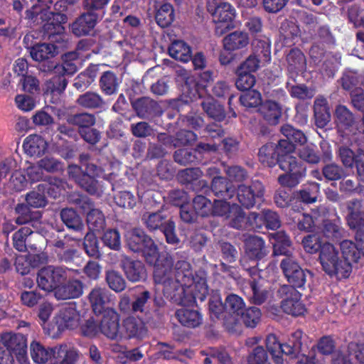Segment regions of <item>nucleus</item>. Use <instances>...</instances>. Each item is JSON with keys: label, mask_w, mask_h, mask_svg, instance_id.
<instances>
[{"label": "nucleus", "mask_w": 364, "mask_h": 364, "mask_svg": "<svg viewBox=\"0 0 364 364\" xmlns=\"http://www.w3.org/2000/svg\"><path fill=\"white\" fill-rule=\"evenodd\" d=\"M32 13L36 18H41L43 21H47L44 25V28L50 35L63 33L64 28L62 24L68 21V18L65 14L60 13L53 14L49 11L48 6L40 10L39 5L33 6Z\"/></svg>", "instance_id": "12"}, {"label": "nucleus", "mask_w": 364, "mask_h": 364, "mask_svg": "<svg viewBox=\"0 0 364 364\" xmlns=\"http://www.w3.org/2000/svg\"><path fill=\"white\" fill-rule=\"evenodd\" d=\"M264 194L263 185L259 181H254L250 186L240 185L238 186L237 197L239 202L245 207H252L262 198Z\"/></svg>", "instance_id": "13"}, {"label": "nucleus", "mask_w": 364, "mask_h": 364, "mask_svg": "<svg viewBox=\"0 0 364 364\" xmlns=\"http://www.w3.org/2000/svg\"><path fill=\"white\" fill-rule=\"evenodd\" d=\"M25 151L31 156H41L47 149V142L39 135L28 136L23 141Z\"/></svg>", "instance_id": "27"}, {"label": "nucleus", "mask_w": 364, "mask_h": 364, "mask_svg": "<svg viewBox=\"0 0 364 364\" xmlns=\"http://www.w3.org/2000/svg\"><path fill=\"white\" fill-rule=\"evenodd\" d=\"M82 294V284L78 280H73L64 285L59 284L55 291L57 299H70L77 298Z\"/></svg>", "instance_id": "25"}, {"label": "nucleus", "mask_w": 364, "mask_h": 364, "mask_svg": "<svg viewBox=\"0 0 364 364\" xmlns=\"http://www.w3.org/2000/svg\"><path fill=\"white\" fill-rule=\"evenodd\" d=\"M281 131L285 139L279 141L277 153L279 157V166L287 173L280 176L278 181L282 186L294 187L305 176L306 168L298 162L292 152L296 144L302 145L307 139L303 132L288 124L283 126Z\"/></svg>", "instance_id": "2"}, {"label": "nucleus", "mask_w": 364, "mask_h": 364, "mask_svg": "<svg viewBox=\"0 0 364 364\" xmlns=\"http://www.w3.org/2000/svg\"><path fill=\"white\" fill-rule=\"evenodd\" d=\"M259 159L261 163L268 166L274 165L277 161L279 163L277 146L275 147L272 144L263 146L259 149Z\"/></svg>", "instance_id": "38"}, {"label": "nucleus", "mask_w": 364, "mask_h": 364, "mask_svg": "<svg viewBox=\"0 0 364 364\" xmlns=\"http://www.w3.org/2000/svg\"><path fill=\"white\" fill-rule=\"evenodd\" d=\"M300 158L311 164H316L319 161V156L315 151V146L309 144L304 146L299 149Z\"/></svg>", "instance_id": "60"}, {"label": "nucleus", "mask_w": 364, "mask_h": 364, "mask_svg": "<svg viewBox=\"0 0 364 364\" xmlns=\"http://www.w3.org/2000/svg\"><path fill=\"white\" fill-rule=\"evenodd\" d=\"M318 260L323 270L331 277L346 279L351 273L352 267L343 261L339 249L330 242L323 244Z\"/></svg>", "instance_id": "3"}, {"label": "nucleus", "mask_w": 364, "mask_h": 364, "mask_svg": "<svg viewBox=\"0 0 364 364\" xmlns=\"http://www.w3.org/2000/svg\"><path fill=\"white\" fill-rule=\"evenodd\" d=\"M68 173L78 184L90 194H96L98 191L97 181L95 177L100 176L102 170L95 164H88L85 173L76 165H70L68 167Z\"/></svg>", "instance_id": "7"}, {"label": "nucleus", "mask_w": 364, "mask_h": 364, "mask_svg": "<svg viewBox=\"0 0 364 364\" xmlns=\"http://www.w3.org/2000/svg\"><path fill=\"white\" fill-rule=\"evenodd\" d=\"M171 57L176 60L188 62L191 58V48L182 41H174L168 48Z\"/></svg>", "instance_id": "35"}, {"label": "nucleus", "mask_w": 364, "mask_h": 364, "mask_svg": "<svg viewBox=\"0 0 364 364\" xmlns=\"http://www.w3.org/2000/svg\"><path fill=\"white\" fill-rule=\"evenodd\" d=\"M225 309L229 316L225 318V325L229 329L240 322L241 314L245 309L242 299L236 294H231L226 298Z\"/></svg>", "instance_id": "15"}, {"label": "nucleus", "mask_w": 364, "mask_h": 364, "mask_svg": "<svg viewBox=\"0 0 364 364\" xmlns=\"http://www.w3.org/2000/svg\"><path fill=\"white\" fill-rule=\"evenodd\" d=\"M79 357L78 351L74 348L61 344L52 348V364H75Z\"/></svg>", "instance_id": "18"}, {"label": "nucleus", "mask_w": 364, "mask_h": 364, "mask_svg": "<svg viewBox=\"0 0 364 364\" xmlns=\"http://www.w3.org/2000/svg\"><path fill=\"white\" fill-rule=\"evenodd\" d=\"M61 219L66 226L74 230L79 231L83 228L80 218L75 211L70 208H65L61 211Z\"/></svg>", "instance_id": "41"}, {"label": "nucleus", "mask_w": 364, "mask_h": 364, "mask_svg": "<svg viewBox=\"0 0 364 364\" xmlns=\"http://www.w3.org/2000/svg\"><path fill=\"white\" fill-rule=\"evenodd\" d=\"M245 254L251 259H260L268 253L264 241L255 235H250L245 238Z\"/></svg>", "instance_id": "21"}, {"label": "nucleus", "mask_w": 364, "mask_h": 364, "mask_svg": "<svg viewBox=\"0 0 364 364\" xmlns=\"http://www.w3.org/2000/svg\"><path fill=\"white\" fill-rule=\"evenodd\" d=\"M211 213L225 216L230 219V225L233 228L237 229L246 228V218L240 207L237 205H230L225 200H218L215 201V204L213 205Z\"/></svg>", "instance_id": "11"}, {"label": "nucleus", "mask_w": 364, "mask_h": 364, "mask_svg": "<svg viewBox=\"0 0 364 364\" xmlns=\"http://www.w3.org/2000/svg\"><path fill=\"white\" fill-rule=\"evenodd\" d=\"M38 188L46 191L47 194L53 198H56L63 194L64 186L62 181L54 179L50 182H45L38 186Z\"/></svg>", "instance_id": "53"}, {"label": "nucleus", "mask_w": 364, "mask_h": 364, "mask_svg": "<svg viewBox=\"0 0 364 364\" xmlns=\"http://www.w3.org/2000/svg\"><path fill=\"white\" fill-rule=\"evenodd\" d=\"M247 224L252 228H259L265 224L267 228L274 230L280 226V221L274 212L264 210L262 216H259L256 213H251L246 219V225Z\"/></svg>", "instance_id": "17"}, {"label": "nucleus", "mask_w": 364, "mask_h": 364, "mask_svg": "<svg viewBox=\"0 0 364 364\" xmlns=\"http://www.w3.org/2000/svg\"><path fill=\"white\" fill-rule=\"evenodd\" d=\"M164 217L162 214L159 213H145L142 216V220L146 225V228L150 230H156L163 225L164 222Z\"/></svg>", "instance_id": "50"}, {"label": "nucleus", "mask_w": 364, "mask_h": 364, "mask_svg": "<svg viewBox=\"0 0 364 364\" xmlns=\"http://www.w3.org/2000/svg\"><path fill=\"white\" fill-rule=\"evenodd\" d=\"M84 247L87 254L90 257H98L100 255L98 242L93 232H89L85 237Z\"/></svg>", "instance_id": "55"}, {"label": "nucleus", "mask_w": 364, "mask_h": 364, "mask_svg": "<svg viewBox=\"0 0 364 364\" xmlns=\"http://www.w3.org/2000/svg\"><path fill=\"white\" fill-rule=\"evenodd\" d=\"M89 301L95 314L103 313L105 305L110 301L109 292L105 289L95 288L89 294Z\"/></svg>", "instance_id": "26"}, {"label": "nucleus", "mask_w": 364, "mask_h": 364, "mask_svg": "<svg viewBox=\"0 0 364 364\" xmlns=\"http://www.w3.org/2000/svg\"><path fill=\"white\" fill-rule=\"evenodd\" d=\"M80 314L75 304H70L62 307L54 316L51 323L47 328L43 326L48 333L55 337L66 328L75 329L80 325Z\"/></svg>", "instance_id": "5"}, {"label": "nucleus", "mask_w": 364, "mask_h": 364, "mask_svg": "<svg viewBox=\"0 0 364 364\" xmlns=\"http://www.w3.org/2000/svg\"><path fill=\"white\" fill-rule=\"evenodd\" d=\"M339 156L345 166H355L358 174L364 177V153L363 151H358L354 153L350 149L341 147L339 149Z\"/></svg>", "instance_id": "19"}, {"label": "nucleus", "mask_w": 364, "mask_h": 364, "mask_svg": "<svg viewBox=\"0 0 364 364\" xmlns=\"http://www.w3.org/2000/svg\"><path fill=\"white\" fill-rule=\"evenodd\" d=\"M339 251L343 261L347 262L351 267L352 263L357 262L362 255L355 243L348 240L341 242Z\"/></svg>", "instance_id": "31"}, {"label": "nucleus", "mask_w": 364, "mask_h": 364, "mask_svg": "<svg viewBox=\"0 0 364 364\" xmlns=\"http://www.w3.org/2000/svg\"><path fill=\"white\" fill-rule=\"evenodd\" d=\"M31 355L33 360L38 364H43L50 360L51 362L52 348L46 349L38 342L33 341L31 344Z\"/></svg>", "instance_id": "39"}, {"label": "nucleus", "mask_w": 364, "mask_h": 364, "mask_svg": "<svg viewBox=\"0 0 364 364\" xmlns=\"http://www.w3.org/2000/svg\"><path fill=\"white\" fill-rule=\"evenodd\" d=\"M240 100L245 107H255L261 104V95L259 92L252 90L243 93Z\"/></svg>", "instance_id": "57"}, {"label": "nucleus", "mask_w": 364, "mask_h": 364, "mask_svg": "<svg viewBox=\"0 0 364 364\" xmlns=\"http://www.w3.org/2000/svg\"><path fill=\"white\" fill-rule=\"evenodd\" d=\"M194 210L197 215L207 216L212 213L213 205L208 198L203 196H196L193 201Z\"/></svg>", "instance_id": "46"}, {"label": "nucleus", "mask_w": 364, "mask_h": 364, "mask_svg": "<svg viewBox=\"0 0 364 364\" xmlns=\"http://www.w3.org/2000/svg\"><path fill=\"white\" fill-rule=\"evenodd\" d=\"M13 341L12 346L10 350L11 355L16 356L20 364H29V360L26 353V340L21 334H15V336H6V340Z\"/></svg>", "instance_id": "24"}, {"label": "nucleus", "mask_w": 364, "mask_h": 364, "mask_svg": "<svg viewBox=\"0 0 364 364\" xmlns=\"http://www.w3.org/2000/svg\"><path fill=\"white\" fill-rule=\"evenodd\" d=\"M151 294L148 291H144L137 295L135 300L132 304V311L134 312H146L149 309V299Z\"/></svg>", "instance_id": "54"}, {"label": "nucleus", "mask_w": 364, "mask_h": 364, "mask_svg": "<svg viewBox=\"0 0 364 364\" xmlns=\"http://www.w3.org/2000/svg\"><path fill=\"white\" fill-rule=\"evenodd\" d=\"M174 14L172 6L170 4H163L157 11L156 20L161 27H166L173 21Z\"/></svg>", "instance_id": "42"}, {"label": "nucleus", "mask_w": 364, "mask_h": 364, "mask_svg": "<svg viewBox=\"0 0 364 364\" xmlns=\"http://www.w3.org/2000/svg\"><path fill=\"white\" fill-rule=\"evenodd\" d=\"M336 122L341 130H348L355 124L353 113L344 105H338L335 111Z\"/></svg>", "instance_id": "32"}, {"label": "nucleus", "mask_w": 364, "mask_h": 364, "mask_svg": "<svg viewBox=\"0 0 364 364\" xmlns=\"http://www.w3.org/2000/svg\"><path fill=\"white\" fill-rule=\"evenodd\" d=\"M212 189L218 196L231 198L233 191L228 185L225 178L218 176H213L212 181Z\"/></svg>", "instance_id": "47"}, {"label": "nucleus", "mask_w": 364, "mask_h": 364, "mask_svg": "<svg viewBox=\"0 0 364 364\" xmlns=\"http://www.w3.org/2000/svg\"><path fill=\"white\" fill-rule=\"evenodd\" d=\"M100 85L102 91L106 95H110L117 92L119 82L112 73L106 72L101 77Z\"/></svg>", "instance_id": "43"}, {"label": "nucleus", "mask_w": 364, "mask_h": 364, "mask_svg": "<svg viewBox=\"0 0 364 364\" xmlns=\"http://www.w3.org/2000/svg\"><path fill=\"white\" fill-rule=\"evenodd\" d=\"M318 191V185L317 183H311L308 187L300 191V198L304 203H314L316 200Z\"/></svg>", "instance_id": "63"}, {"label": "nucleus", "mask_w": 364, "mask_h": 364, "mask_svg": "<svg viewBox=\"0 0 364 364\" xmlns=\"http://www.w3.org/2000/svg\"><path fill=\"white\" fill-rule=\"evenodd\" d=\"M301 338L302 332L297 330L291 334L287 343L281 345L274 335H269L266 339L267 348L272 355L274 363L276 364H283L282 357L283 354L291 356L296 355L301 347Z\"/></svg>", "instance_id": "6"}, {"label": "nucleus", "mask_w": 364, "mask_h": 364, "mask_svg": "<svg viewBox=\"0 0 364 364\" xmlns=\"http://www.w3.org/2000/svg\"><path fill=\"white\" fill-rule=\"evenodd\" d=\"M82 208L87 213V222L92 231H99L104 228L105 218L102 212L94 208L91 201L85 198H82Z\"/></svg>", "instance_id": "20"}, {"label": "nucleus", "mask_w": 364, "mask_h": 364, "mask_svg": "<svg viewBox=\"0 0 364 364\" xmlns=\"http://www.w3.org/2000/svg\"><path fill=\"white\" fill-rule=\"evenodd\" d=\"M102 241L106 246L115 250L121 245L120 235L116 230H107L102 236Z\"/></svg>", "instance_id": "58"}, {"label": "nucleus", "mask_w": 364, "mask_h": 364, "mask_svg": "<svg viewBox=\"0 0 364 364\" xmlns=\"http://www.w3.org/2000/svg\"><path fill=\"white\" fill-rule=\"evenodd\" d=\"M237 79L236 80V87L241 90H250L255 83V76L248 73L240 72L237 70Z\"/></svg>", "instance_id": "56"}, {"label": "nucleus", "mask_w": 364, "mask_h": 364, "mask_svg": "<svg viewBox=\"0 0 364 364\" xmlns=\"http://www.w3.org/2000/svg\"><path fill=\"white\" fill-rule=\"evenodd\" d=\"M28 227H23L14 233L13 236L14 245L18 251H23L26 249V237L32 233Z\"/></svg>", "instance_id": "62"}, {"label": "nucleus", "mask_w": 364, "mask_h": 364, "mask_svg": "<svg viewBox=\"0 0 364 364\" xmlns=\"http://www.w3.org/2000/svg\"><path fill=\"white\" fill-rule=\"evenodd\" d=\"M122 267L127 279L131 282H139L146 277L144 265L140 261H132L128 257H124L122 260Z\"/></svg>", "instance_id": "22"}, {"label": "nucleus", "mask_w": 364, "mask_h": 364, "mask_svg": "<svg viewBox=\"0 0 364 364\" xmlns=\"http://www.w3.org/2000/svg\"><path fill=\"white\" fill-rule=\"evenodd\" d=\"M145 332L141 323H137L133 318H127L124 321L123 330L120 331V337L141 338L145 334Z\"/></svg>", "instance_id": "36"}, {"label": "nucleus", "mask_w": 364, "mask_h": 364, "mask_svg": "<svg viewBox=\"0 0 364 364\" xmlns=\"http://www.w3.org/2000/svg\"><path fill=\"white\" fill-rule=\"evenodd\" d=\"M6 336H15L14 333H6L0 336V364H14V360L10 351L13 341H6Z\"/></svg>", "instance_id": "40"}, {"label": "nucleus", "mask_w": 364, "mask_h": 364, "mask_svg": "<svg viewBox=\"0 0 364 364\" xmlns=\"http://www.w3.org/2000/svg\"><path fill=\"white\" fill-rule=\"evenodd\" d=\"M106 281L110 289L116 292L123 291L126 287V282L122 276L117 272L109 270L106 272Z\"/></svg>", "instance_id": "45"}, {"label": "nucleus", "mask_w": 364, "mask_h": 364, "mask_svg": "<svg viewBox=\"0 0 364 364\" xmlns=\"http://www.w3.org/2000/svg\"><path fill=\"white\" fill-rule=\"evenodd\" d=\"M67 279L66 271L59 267L48 266L41 269L37 276L38 287L46 291H55L59 284Z\"/></svg>", "instance_id": "8"}, {"label": "nucleus", "mask_w": 364, "mask_h": 364, "mask_svg": "<svg viewBox=\"0 0 364 364\" xmlns=\"http://www.w3.org/2000/svg\"><path fill=\"white\" fill-rule=\"evenodd\" d=\"M203 109L212 118L220 121L224 117L223 107L213 100H208L202 103Z\"/></svg>", "instance_id": "51"}, {"label": "nucleus", "mask_w": 364, "mask_h": 364, "mask_svg": "<svg viewBox=\"0 0 364 364\" xmlns=\"http://www.w3.org/2000/svg\"><path fill=\"white\" fill-rule=\"evenodd\" d=\"M98 18L94 12L82 14L71 24L73 33L76 36L88 35L95 27Z\"/></svg>", "instance_id": "16"}, {"label": "nucleus", "mask_w": 364, "mask_h": 364, "mask_svg": "<svg viewBox=\"0 0 364 364\" xmlns=\"http://www.w3.org/2000/svg\"><path fill=\"white\" fill-rule=\"evenodd\" d=\"M270 241L273 245L274 253L275 255H284L287 256L281 262V267L284 274H285V269L294 272V265L299 264L292 257H290L291 248V241L289 237L285 232L279 231L270 235Z\"/></svg>", "instance_id": "9"}, {"label": "nucleus", "mask_w": 364, "mask_h": 364, "mask_svg": "<svg viewBox=\"0 0 364 364\" xmlns=\"http://www.w3.org/2000/svg\"><path fill=\"white\" fill-rule=\"evenodd\" d=\"M251 289L252 291V299L255 304H262L269 295V292L262 287V284L256 282L255 278H252V281H251Z\"/></svg>", "instance_id": "59"}, {"label": "nucleus", "mask_w": 364, "mask_h": 364, "mask_svg": "<svg viewBox=\"0 0 364 364\" xmlns=\"http://www.w3.org/2000/svg\"><path fill=\"white\" fill-rule=\"evenodd\" d=\"M207 8L215 23L216 35L220 36L235 28L236 11L229 3L221 0H208Z\"/></svg>", "instance_id": "4"}, {"label": "nucleus", "mask_w": 364, "mask_h": 364, "mask_svg": "<svg viewBox=\"0 0 364 364\" xmlns=\"http://www.w3.org/2000/svg\"><path fill=\"white\" fill-rule=\"evenodd\" d=\"M125 238L129 248L136 252H140L145 243H146V240L150 239L142 230L138 228H134L127 231Z\"/></svg>", "instance_id": "30"}, {"label": "nucleus", "mask_w": 364, "mask_h": 364, "mask_svg": "<svg viewBox=\"0 0 364 364\" xmlns=\"http://www.w3.org/2000/svg\"><path fill=\"white\" fill-rule=\"evenodd\" d=\"M261 311L257 307H251L244 310L241 314L240 321H242L246 326L254 328L259 322Z\"/></svg>", "instance_id": "48"}, {"label": "nucleus", "mask_w": 364, "mask_h": 364, "mask_svg": "<svg viewBox=\"0 0 364 364\" xmlns=\"http://www.w3.org/2000/svg\"><path fill=\"white\" fill-rule=\"evenodd\" d=\"M351 205H349L348 210L349 214L347 216L348 223L350 228L362 230L361 227L364 225V219L360 214V209L361 207L360 202L359 200H354L351 203Z\"/></svg>", "instance_id": "37"}, {"label": "nucleus", "mask_w": 364, "mask_h": 364, "mask_svg": "<svg viewBox=\"0 0 364 364\" xmlns=\"http://www.w3.org/2000/svg\"><path fill=\"white\" fill-rule=\"evenodd\" d=\"M119 322V314L113 309L107 308L102 313L100 331L111 339H117L120 337Z\"/></svg>", "instance_id": "14"}, {"label": "nucleus", "mask_w": 364, "mask_h": 364, "mask_svg": "<svg viewBox=\"0 0 364 364\" xmlns=\"http://www.w3.org/2000/svg\"><path fill=\"white\" fill-rule=\"evenodd\" d=\"M248 364H270L267 352L262 347H257L250 354Z\"/></svg>", "instance_id": "61"}, {"label": "nucleus", "mask_w": 364, "mask_h": 364, "mask_svg": "<svg viewBox=\"0 0 364 364\" xmlns=\"http://www.w3.org/2000/svg\"><path fill=\"white\" fill-rule=\"evenodd\" d=\"M259 112L270 124H277L282 114L280 105L272 100H267L261 105Z\"/></svg>", "instance_id": "29"}, {"label": "nucleus", "mask_w": 364, "mask_h": 364, "mask_svg": "<svg viewBox=\"0 0 364 364\" xmlns=\"http://www.w3.org/2000/svg\"><path fill=\"white\" fill-rule=\"evenodd\" d=\"M278 294L283 299L281 308L285 313L292 316L304 313V306L300 301L301 294L294 287L283 285L278 290Z\"/></svg>", "instance_id": "10"}, {"label": "nucleus", "mask_w": 364, "mask_h": 364, "mask_svg": "<svg viewBox=\"0 0 364 364\" xmlns=\"http://www.w3.org/2000/svg\"><path fill=\"white\" fill-rule=\"evenodd\" d=\"M58 48L53 44L42 43L33 46L31 50V55L36 61H43L55 56Z\"/></svg>", "instance_id": "34"}, {"label": "nucleus", "mask_w": 364, "mask_h": 364, "mask_svg": "<svg viewBox=\"0 0 364 364\" xmlns=\"http://www.w3.org/2000/svg\"><path fill=\"white\" fill-rule=\"evenodd\" d=\"M176 314L178 321L187 327L195 328L201 322V316L196 310L181 308Z\"/></svg>", "instance_id": "33"}, {"label": "nucleus", "mask_w": 364, "mask_h": 364, "mask_svg": "<svg viewBox=\"0 0 364 364\" xmlns=\"http://www.w3.org/2000/svg\"><path fill=\"white\" fill-rule=\"evenodd\" d=\"M140 252L146 262L154 266L155 283L162 284L167 294L176 291L173 296L178 297L182 305H191L196 299L203 301L205 298L208 291L205 281L203 278L197 282L194 279L188 262H178L173 272L171 257L159 255L158 248L151 238L146 240Z\"/></svg>", "instance_id": "1"}, {"label": "nucleus", "mask_w": 364, "mask_h": 364, "mask_svg": "<svg viewBox=\"0 0 364 364\" xmlns=\"http://www.w3.org/2000/svg\"><path fill=\"white\" fill-rule=\"evenodd\" d=\"M77 102L84 107L95 108L101 106L103 101L98 94L95 92H86L80 96L77 99Z\"/></svg>", "instance_id": "52"}, {"label": "nucleus", "mask_w": 364, "mask_h": 364, "mask_svg": "<svg viewBox=\"0 0 364 364\" xmlns=\"http://www.w3.org/2000/svg\"><path fill=\"white\" fill-rule=\"evenodd\" d=\"M249 41L247 33L236 31L224 37L223 44L225 50L235 51L245 48L249 44Z\"/></svg>", "instance_id": "23"}, {"label": "nucleus", "mask_w": 364, "mask_h": 364, "mask_svg": "<svg viewBox=\"0 0 364 364\" xmlns=\"http://www.w3.org/2000/svg\"><path fill=\"white\" fill-rule=\"evenodd\" d=\"M326 242L321 239L318 234L309 235L302 240L304 250L311 254L316 253L318 250L320 252L323 244Z\"/></svg>", "instance_id": "49"}, {"label": "nucleus", "mask_w": 364, "mask_h": 364, "mask_svg": "<svg viewBox=\"0 0 364 364\" xmlns=\"http://www.w3.org/2000/svg\"><path fill=\"white\" fill-rule=\"evenodd\" d=\"M315 124L319 128H323L330 122L331 114L327 107V101L323 97H318L314 102Z\"/></svg>", "instance_id": "28"}, {"label": "nucleus", "mask_w": 364, "mask_h": 364, "mask_svg": "<svg viewBox=\"0 0 364 364\" xmlns=\"http://www.w3.org/2000/svg\"><path fill=\"white\" fill-rule=\"evenodd\" d=\"M10 184L14 190L21 191L27 187L28 180L21 171H16L11 176Z\"/></svg>", "instance_id": "64"}, {"label": "nucleus", "mask_w": 364, "mask_h": 364, "mask_svg": "<svg viewBox=\"0 0 364 364\" xmlns=\"http://www.w3.org/2000/svg\"><path fill=\"white\" fill-rule=\"evenodd\" d=\"M294 268H296L294 270V272L285 269V277L288 282L292 284V287H301L306 282L305 272L299 265H294Z\"/></svg>", "instance_id": "44"}]
</instances>
